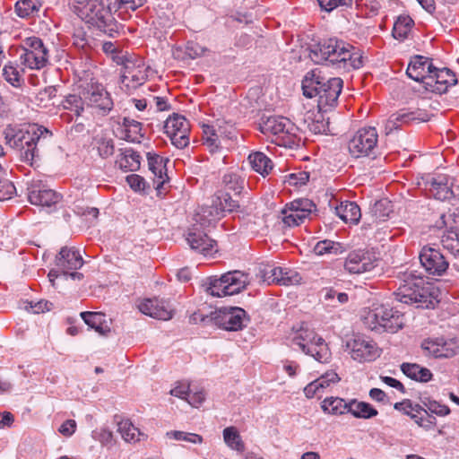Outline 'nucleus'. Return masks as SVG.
Listing matches in <instances>:
<instances>
[{
    "instance_id": "obj_1",
    "label": "nucleus",
    "mask_w": 459,
    "mask_h": 459,
    "mask_svg": "<svg viewBox=\"0 0 459 459\" xmlns=\"http://www.w3.org/2000/svg\"><path fill=\"white\" fill-rule=\"evenodd\" d=\"M309 57L316 63L349 72L363 66L362 52L337 38L324 39L308 46Z\"/></svg>"
},
{
    "instance_id": "obj_2",
    "label": "nucleus",
    "mask_w": 459,
    "mask_h": 459,
    "mask_svg": "<svg viewBox=\"0 0 459 459\" xmlns=\"http://www.w3.org/2000/svg\"><path fill=\"white\" fill-rule=\"evenodd\" d=\"M6 146L15 152L19 159L32 166L39 158L38 145L52 136V133L42 126L32 125L21 128L9 125L2 132Z\"/></svg>"
},
{
    "instance_id": "obj_3",
    "label": "nucleus",
    "mask_w": 459,
    "mask_h": 459,
    "mask_svg": "<svg viewBox=\"0 0 459 459\" xmlns=\"http://www.w3.org/2000/svg\"><path fill=\"white\" fill-rule=\"evenodd\" d=\"M401 283L394 293L395 299L418 308H433L438 303L439 290L416 271L400 273Z\"/></svg>"
},
{
    "instance_id": "obj_4",
    "label": "nucleus",
    "mask_w": 459,
    "mask_h": 459,
    "mask_svg": "<svg viewBox=\"0 0 459 459\" xmlns=\"http://www.w3.org/2000/svg\"><path fill=\"white\" fill-rule=\"evenodd\" d=\"M343 82L339 77L326 78L321 71L314 69L302 80V91L307 98H317V108L329 110L336 106Z\"/></svg>"
},
{
    "instance_id": "obj_5",
    "label": "nucleus",
    "mask_w": 459,
    "mask_h": 459,
    "mask_svg": "<svg viewBox=\"0 0 459 459\" xmlns=\"http://www.w3.org/2000/svg\"><path fill=\"white\" fill-rule=\"evenodd\" d=\"M77 15L89 27L94 28L108 37L119 33L120 24L113 16L111 3L106 0H84L78 3Z\"/></svg>"
},
{
    "instance_id": "obj_6",
    "label": "nucleus",
    "mask_w": 459,
    "mask_h": 459,
    "mask_svg": "<svg viewBox=\"0 0 459 459\" xmlns=\"http://www.w3.org/2000/svg\"><path fill=\"white\" fill-rule=\"evenodd\" d=\"M363 322L372 331L394 333L403 327L404 315L393 307L378 305L366 313Z\"/></svg>"
},
{
    "instance_id": "obj_7",
    "label": "nucleus",
    "mask_w": 459,
    "mask_h": 459,
    "mask_svg": "<svg viewBox=\"0 0 459 459\" xmlns=\"http://www.w3.org/2000/svg\"><path fill=\"white\" fill-rule=\"evenodd\" d=\"M263 134L277 136V144L293 149L300 145L301 138L297 135L299 128L287 117L270 116L262 117L259 124Z\"/></svg>"
},
{
    "instance_id": "obj_8",
    "label": "nucleus",
    "mask_w": 459,
    "mask_h": 459,
    "mask_svg": "<svg viewBox=\"0 0 459 459\" xmlns=\"http://www.w3.org/2000/svg\"><path fill=\"white\" fill-rule=\"evenodd\" d=\"M247 284V275L240 271L228 272L220 278L209 277L203 286L213 297L232 296L243 290Z\"/></svg>"
},
{
    "instance_id": "obj_9",
    "label": "nucleus",
    "mask_w": 459,
    "mask_h": 459,
    "mask_svg": "<svg viewBox=\"0 0 459 459\" xmlns=\"http://www.w3.org/2000/svg\"><path fill=\"white\" fill-rule=\"evenodd\" d=\"M78 90L82 94L85 105L99 109L102 115H107L113 108L110 94L93 78L81 81Z\"/></svg>"
},
{
    "instance_id": "obj_10",
    "label": "nucleus",
    "mask_w": 459,
    "mask_h": 459,
    "mask_svg": "<svg viewBox=\"0 0 459 459\" xmlns=\"http://www.w3.org/2000/svg\"><path fill=\"white\" fill-rule=\"evenodd\" d=\"M212 320L226 331L242 330L250 321L247 312L239 307H224L212 312Z\"/></svg>"
},
{
    "instance_id": "obj_11",
    "label": "nucleus",
    "mask_w": 459,
    "mask_h": 459,
    "mask_svg": "<svg viewBox=\"0 0 459 459\" xmlns=\"http://www.w3.org/2000/svg\"><path fill=\"white\" fill-rule=\"evenodd\" d=\"M378 142L377 129L372 126L359 129L349 142V152L356 157H366L374 154Z\"/></svg>"
},
{
    "instance_id": "obj_12",
    "label": "nucleus",
    "mask_w": 459,
    "mask_h": 459,
    "mask_svg": "<svg viewBox=\"0 0 459 459\" xmlns=\"http://www.w3.org/2000/svg\"><path fill=\"white\" fill-rule=\"evenodd\" d=\"M165 134L171 143L178 149H184L189 144L190 124L182 115L174 113L164 124Z\"/></svg>"
},
{
    "instance_id": "obj_13",
    "label": "nucleus",
    "mask_w": 459,
    "mask_h": 459,
    "mask_svg": "<svg viewBox=\"0 0 459 459\" xmlns=\"http://www.w3.org/2000/svg\"><path fill=\"white\" fill-rule=\"evenodd\" d=\"M419 259L426 273L433 276H442L449 266L448 260L440 249L429 245L420 249Z\"/></svg>"
},
{
    "instance_id": "obj_14",
    "label": "nucleus",
    "mask_w": 459,
    "mask_h": 459,
    "mask_svg": "<svg viewBox=\"0 0 459 459\" xmlns=\"http://www.w3.org/2000/svg\"><path fill=\"white\" fill-rule=\"evenodd\" d=\"M345 347L351 358L359 362L372 361L379 357L377 344L361 336H354L346 342Z\"/></svg>"
},
{
    "instance_id": "obj_15",
    "label": "nucleus",
    "mask_w": 459,
    "mask_h": 459,
    "mask_svg": "<svg viewBox=\"0 0 459 459\" xmlns=\"http://www.w3.org/2000/svg\"><path fill=\"white\" fill-rule=\"evenodd\" d=\"M456 83L457 78L452 70L435 66V71L427 77V81H424V89L429 92L443 94L447 91L449 87Z\"/></svg>"
},
{
    "instance_id": "obj_16",
    "label": "nucleus",
    "mask_w": 459,
    "mask_h": 459,
    "mask_svg": "<svg viewBox=\"0 0 459 459\" xmlns=\"http://www.w3.org/2000/svg\"><path fill=\"white\" fill-rule=\"evenodd\" d=\"M377 265L374 253L366 250H354L351 252L344 263V268L351 273H362L369 272Z\"/></svg>"
},
{
    "instance_id": "obj_17",
    "label": "nucleus",
    "mask_w": 459,
    "mask_h": 459,
    "mask_svg": "<svg viewBox=\"0 0 459 459\" xmlns=\"http://www.w3.org/2000/svg\"><path fill=\"white\" fill-rule=\"evenodd\" d=\"M139 310L152 318L169 320L174 315V308L170 302L164 299H147L138 305Z\"/></svg>"
},
{
    "instance_id": "obj_18",
    "label": "nucleus",
    "mask_w": 459,
    "mask_h": 459,
    "mask_svg": "<svg viewBox=\"0 0 459 459\" xmlns=\"http://www.w3.org/2000/svg\"><path fill=\"white\" fill-rule=\"evenodd\" d=\"M56 267L62 273H68L70 271L80 269L83 264V258L80 251L74 247H63L56 256Z\"/></svg>"
},
{
    "instance_id": "obj_19",
    "label": "nucleus",
    "mask_w": 459,
    "mask_h": 459,
    "mask_svg": "<svg viewBox=\"0 0 459 459\" xmlns=\"http://www.w3.org/2000/svg\"><path fill=\"white\" fill-rule=\"evenodd\" d=\"M433 71H435V65L432 64V59L417 55L411 57L406 74L411 79L420 82L424 85V81H427V77Z\"/></svg>"
},
{
    "instance_id": "obj_20",
    "label": "nucleus",
    "mask_w": 459,
    "mask_h": 459,
    "mask_svg": "<svg viewBox=\"0 0 459 459\" xmlns=\"http://www.w3.org/2000/svg\"><path fill=\"white\" fill-rule=\"evenodd\" d=\"M301 279L297 272L282 267H270L264 272V281L268 284L289 286L299 283Z\"/></svg>"
},
{
    "instance_id": "obj_21",
    "label": "nucleus",
    "mask_w": 459,
    "mask_h": 459,
    "mask_svg": "<svg viewBox=\"0 0 459 459\" xmlns=\"http://www.w3.org/2000/svg\"><path fill=\"white\" fill-rule=\"evenodd\" d=\"M186 241L193 250L204 255H212L217 252L216 241L201 230H191L187 234Z\"/></svg>"
},
{
    "instance_id": "obj_22",
    "label": "nucleus",
    "mask_w": 459,
    "mask_h": 459,
    "mask_svg": "<svg viewBox=\"0 0 459 459\" xmlns=\"http://www.w3.org/2000/svg\"><path fill=\"white\" fill-rule=\"evenodd\" d=\"M147 160L149 169L154 176V188L157 190L158 195H161L163 186L169 180V177L166 172L165 160L156 153L148 152ZM166 161H169V160L166 159Z\"/></svg>"
},
{
    "instance_id": "obj_23",
    "label": "nucleus",
    "mask_w": 459,
    "mask_h": 459,
    "mask_svg": "<svg viewBox=\"0 0 459 459\" xmlns=\"http://www.w3.org/2000/svg\"><path fill=\"white\" fill-rule=\"evenodd\" d=\"M426 185L429 186V191L433 196L441 201H446L454 198L459 195V186L456 189H453L452 183H449V179L446 176H439L437 178H431L426 182Z\"/></svg>"
},
{
    "instance_id": "obj_24",
    "label": "nucleus",
    "mask_w": 459,
    "mask_h": 459,
    "mask_svg": "<svg viewBox=\"0 0 459 459\" xmlns=\"http://www.w3.org/2000/svg\"><path fill=\"white\" fill-rule=\"evenodd\" d=\"M81 317L90 328L100 335L105 336L111 331V320L103 313L85 311L81 313Z\"/></svg>"
},
{
    "instance_id": "obj_25",
    "label": "nucleus",
    "mask_w": 459,
    "mask_h": 459,
    "mask_svg": "<svg viewBox=\"0 0 459 459\" xmlns=\"http://www.w3.org/2000/svg\"><path fill=\"white\" fill-rule=\"evenodd\" d=\"M60 195L52 189H29L28 199L31 204L48 206L55 205L60 201Z\"/></svg>"
},
{
    "instance_id": "obj_26",
    "label": "nucleus",
    "mask_w": 459,
    "mask_h": 459,
    "mask_svg": "<svg viewBox=\"0 0 459 459\" xmlns=\"http://www.w3.org/2000/svg\"><path fill=\"white\" fill-rule=\"evenodd\" d=\"M141 156L132 148L119 149V153L117 156L116 165L125 171H136L141 166Z\"/></svg>"
},
{
    "instance_id": "obj_27",
    "label": "nucleus",
    "mask_w": 459,
    "mask_h": 459,
    "mask_svg": "<svg viewBox=\"0 0 459 459\" xmlns=\"http://www.w3.org/2000/svg\"><path fill=\"white\" fill-rule=\"evenodd\" d=\"M328 110L307 111L304 117L310 132L315 134H326L329 131V118H325L324 113Z\"/></svg>"
},
{
    "instance_id": "obj_28",
    "label": "nucleus",
    "mask_w": 459,
    "mask_h": 459,
    "mask_svg": "<svg viewBox=\"0 0 459 459\" xmlns=\"http://www.w3.org/2000/svg\"><path fill=\"white\" fill-rule=\"evenodd\" d=\"M337 216L345 222L357 224L361 217L360 208L355 202L345 201L334 206Z\"/></svg>"
},
{
    "instance_id": "obj_29",
    "label": "nucleus",
    "mask_w": 459,
    "mask_h": 459,
    "mask_svg": "<svg viewBox=\"0 0 459 459\" xmlns=\"http://www.w3.org/2000/svg\"><path fill=\"white\" fill-rule=\"evenodd\" d=\"M401 370L409 378L421 383L430 381L433 376L429 368L416 363L404 362L401 365Z\"/></svg>"
},
{
    "instance_id": "obj_30",
    "label": "nucleus",
    "mask_w": 459,
    "mask_h": 459,
    "mask_svg": "<svg viewBox=\"0 0 459 459\" xmlns=\"http://www.w3.org/2000/svg\"><path fill=\"white\" fill-rule=\"evenodd\" d=\"M223 192H232L235 195H239L245 186V178L238 172L228 171L221 178Z\"/></svg>"
},
{
    "instance_id": "obj_31",
    "label": "nucleus",
    "mask_w": 459,
    "mask_h": 459,
    "mask_svg": "<svg viewBox=\"0 0 459 459\" xmlns=\"http://www.w3.org/2000/svg\"><path fill=\"white\" fill-rule=\"evenodd\" d=\"M248 161L251 168L264 178L269 175L273 168L272 160L261 152L250 153L248 156Z\"/></svg>"
},
{
    "instance_id": "obj_32",
    "label": "nucleus",
    "mask_w": 459,
    "mask_h": 459,
    "mask_svg": "<svg viewBox=\"0 0 459 459\" xmlns=\"http://www.w3.org/2000/svg\"><path fill=\"white\" fill-rule=\"evenodd\" d=\"M446 346L447 343L442 340H425L421 344L422 349L435 358H448L455 353L453 349H448Z\"/></svg>"
},
{
    "instance_id": "obj_33",
    "label": "nucleus",
    "mask_w": 459,
    "mask_h": 459,
    "mask_svg": "<svg viewBox=\"0 0 459 459\" xmlns=\"http://www.w3.org/2000/svg\"><path fill=\"white\" fill-rule=\"evenodd\" d=\"M21 63L30 69H41L48 61V52H22Z\"/></svg>"
},
{
    "instance_id": "obj_34",
    "label": "nucleus",
    "mask_w": 459,
    "mask_h": 459,
    "mask_svg": "<svg viewBox=\"0 0 459 459\" xmlns=\"http://www.w3.org/2000/svg\"><path fill=\"white\" fill-rule=\"evenodd\" d=\"M224 214L222 212V208L219 206L217 202H214V197H212L210 205H204L200 208V211L197 212L198 221L201 224L204 225L205 223H212L220 220Z\"/></svg>"
},
{
    "instance_id": "obj_35",
    "label": "nucleus",
    "mask_w": 459,
    "mask_h": 459,
    "mask_svg": "<svg viewBox=\"0 0 459 459\" xmlns=\"http://www.w3.org/2000/svg\"><path fill=\"white\" fill-rule=\"evenodd\" d=\"M357 419H371L378 414V411L368 403L358 402L352 399L349 402V411Z\"/></svg>"
},
{
    "instance_id": "obj_36",
    "label": "nucleus",
    "mask_w": 459,
    "mask_h": 459,
    "mask_svg": "<svg viewBox=\"0 0 459 459\" xmlns=\"http://www.w3.org/2000/svg\"><path fill=\"white\" fill-rule=\"evenodd\" d=\"M302 351L321 363H326L331 359V351L323 338L317 339L316 342L308 345Z\"/></svg>"
},
{
    "instance_id": "obj_37",
    "label": "nucleus",
    "mask_w": 459,
    "mask_h": 459,
    "mask_svg": "<svg viewBox=\"0 0 459 459\" xmlns=\"http://www.w3.org/2000/svg\"><path fill=\"white\" fill-rule=\"evenodd\" d=\"M414 25V21L409 15H400L394 23L392 35L398 40H404Z\"/></svg>"
},
{
    "instance_id": "obj_38",
    "label": "nucleus",
    "mask_w": 459,
    "mask_h": 459,
    "mask_svg": "<svg viewBox=\"0 0 459 459\" xmlns=\"http://www.w3.org/2000/svg\"><path fill=\"white\" fill-rule=\"evenodd\" d=\"M41 7L40 0H18L14 5L15 13L21 18L37 15Z\"/></svg>"
},
{
    "instance_id": "obj_39",
    "label": "nucleus",
    "mask_w": 459,
    "mask_h": 459,
    "mask_svg": "<svg viewBox=\"0 0 459 459\" xmlns=\"http://www.w3.org/2000/svg\"><path fill=\"white\" fill-rule=\"evenodd\" d=\"M325 412L333 415H342L349 411V403L340 397H326L321 404Z\"/></svg>"
},
{
    "instance_id": "obj_40",
    "label": "nucleus",
    "mask_w": 459,
    "mask_h": 459,
    "mask_svg": "<svg viewBox=\"0 0 459 459\" xmlns=\"http://www.w3.org/2000/svg\"><path fill=\"white\" fill-rule=\"evenodd\" d=\"M214 202H217L219 206L222 208V212H237L240 208L239 202L238 200L233 199L230 193L223 192L221 190L218 191L214 195Z\"/></svg>"
},
{
    "instance_id": "obj_41",
    "label": "nucleus",
    "mask_w": 459,
    "mask_h": 459,
    "mask_svg": "<svg viewBox=\"0 0 459 459\" xmlns=\"http://www.w3.org/2000/svg\"><path fill=\"white\" fill-rule=\"evenodd\" d=\"M314 252L317 255H324L326 254H342L344 249L341 243L334 242L330 239H324L318 241L314 247Z\"/></svg>"
},
{
    "instance_id": "obj_42",
    "label": "nucleus",
    "mask_w": 459,
    "mask_h": 459,
    "mask_svg": "<svg viewBox=\"0 0 459 459\" xmlns=\"http://www.w3.org/2000/svg\"><path fill=\"white\" fill-rule=\"evenodd\" d=\"M117 430L121 434L122 438L126 442L138 441L137 436L141 435L139 429L129 420L117 421Z\"/></svg>"
},
{
    "instance_id": "obj_43",
    "label": "nucleus",
    "mask_w": 459,
    "mask_h": 459,
    "mask_svg": "<svg viewBox=\"0 0 459 459\" xmlns=\"http://www.w3.org/2000/svg\"><path fill=\"white\" fill-rule=\"evenodd\" d=\"M223 438L228 446L231 449L243 452L245 449L244 443L236 428L228 427L223 430Z\"/></svg>"
},
{
    "instance_id": "obj_44",
    "label": "nucleus",
    "mask_w": 459,
    "mask_h": 459,
    "mask_svg": "<svg viewBox=\"0 0 459 459\" xmlns=\"http://www.w3.org/2000/svg\"><path fill=\"white\" fill-rule=\"evenodd\" d=\"M64 108L74 112L76 116H81L84 110V100H82V94H69L62 101Z\"/></svg>"
},
{
    "instance_id": "obj_45",
    "label": "nucleus",
    "mask_w": 459,
    "mask_h": 459,
    "mask_svg": "<svg viewBox=\"0 0 459 459\" xmlns=\"http://www.w3.org/2000/svg\"><path fill=\"white\" fill-rule=\"evenodd\" d=\"M317 339H322L312 330H301L293 339L292 343L299 346L301 351L305 350L308 345L316 342Z\"/></svg>"
},
{
    "instance_id": "obj_46",
    "label": "nucleus",
    "mask_w": 459,
    "mask_h": 459,
    "mask_svg": "<svg viewBox=\"0 0 459 459\" xmlns=\"http://www.w3.org/2000/svg\"><path fill=\"white\" fill-rule=\"evenodd\" d=\"M441 243L454 256L459 257V234L456 230H450L443 235Z\"/></svg>"
},
{
    "instance_id": "obj_47",
    "label": "nucleus",
    "mask_w": 459,
    "mask_h": 459,
    "mask_svg": "<svg viewBox=\"0 0 459 459\" xmlns=\"http://www.w3.org/2000/svg\"><path fill=\"white\" fill-rule=\"evenodd\" d=\"M96 148L102 159H107L114 154L115 145L111 138L100 137L96 140Z\"/></svg>"
},
{
    "instance_id": "obj_48",
    "label": "nucleus",
    "mask_w": 459,
    "mask_h": 459,
    "mask_svg": "<svg viewBox=\"0 0 459 459\" xmlns=\"http://www.w3.org/2000/svg\"><path fill=\"white\" fill-rule=\"evenodd\" d=\"M48 52L42 40L38 37H30L23 41L22 52Z\"/></svg>"
},
{
    "instance_id": "obj_49",
    "label": "nucleus",
    "mask_w": 459,
    "mask_h": 459,
    "mask_svg": "<svg viewBox=\"0 0 459 459\" xmlns=\"http://www.w3.org/2000/svg\"><path fill=\"white\" fill-rule=\"evenodd\" d=\"M142 131V123L137 121L130 128L126 129L123 139L131 143H141V139L144 137V134Z\"/></svg>"
},
{
    "instance_id": "obj_50",
    "label": "nucleus",
    "mask_w": 459,
    "mask_h": 459,
    "mask_svg": "<svg viewBox=\"0 0 459 459\" xmlns=\"http://www.w3.org/2000/svg\"><path fill=\"white\" fill-rule=\"evenodd\" d=\"M167 436L176 440H184L194 444L203 442V437L200 435L195 433H187L184 431L174 430L168 432Z\"/></svg>"
},
{
    "instance_id": "obj_51",
    "label": "nucleus",
    "mask_w": 459,
    "mask_h": 459,
    "mask_svg": "<svg viewBox=\"0 0 459 459\" xmlns=\"http://www.w3.org/2000/svg\"><path fill=\"white\" fill-rule=\"evenodd\" d=\"M423 403L430 415L446 416L450 413V409L446 405L441 404L437 401L428 400L423 402Z\"/></svg>"
},
{
    "instance_id": "obj_52",
    "label": "nucleus",
    "mask_w": 459,
    "mask_h": 459,
    "mask_svg": "<svg viewBox=\"0 0 459 459\" xmlns=\"http://www.w3.org/2000/svg\"><path fill=\"white\" fill-rule=\"evenodd\" d=\"M409 416L420 427L427 429H431L436 424V418L433 415L426 416L424 413H411Z\"/></svg>"
},
{
    "instance_id": "obj_53",
    "label": "nucleus",
    "mask_w": 459,
    "mask_h": 459,
    "mask_svg": "<svg viewBox=\"0 0 459 459\" xmlns=\"http://www.w3.org/2000/svg\"><path fill=\"white\" fill-rule=\"evenodd\" d=\"M126 182L128 183L130 187L135 192H144L147 186L145 179L137 174H131L127 176Z\"/></svg>"
},
{
    "instance_id": "obj_54",
    "label": "nucleus",
    "mask_w": 459,
    "mask_h": 459,
    "mask_svg": "<svg viewBox=\"0 0 459 459\" xmlns=\"http://www.w3.org/2000/svg\"><path fill=\"white\" fill-rule=\"evenodd\" d=\"M3 74L7 82H9L13 86H17L20 83V74L18 70L11 65H4L3 68Z\"/></svg>"
},
{
    "instance_id": "obj_55",
    "label": "nucleus",
    "mask_w": 459,
    "mask_h": 459,
    "mask_svg": "<svg viewBox=\"0 0 459 459\" xmlns=\"http://www.w3.org/2000/svg\"><path fill=\"white\" fill-rule=\"evenodd\" d=\"M15 191L16 188L11 181L7 179H0V201L12 198Z\"/></svg>"
},
{
    "instance_id": "obj_56",
    "label": "nucleus",
    "mask_w": 459,
    "mask_h": 459,
    "mask_svg": "<svg viewBox=\"0 0 459 459\" xmlns=\"http://www.w3.org/2000/svg\"><path fill=\"white\" fill-rule=\"evenodd\" d=\"M289 204H290L292 208L303 210L309 214L316 211V204L307 198L295 199Z\"/></svg>"
},
{
    "instance_id": "obj_57",
    "label": "nucleus",
    "mask_w": 459,
    "mask_h": 459,
    "mask_svg": "<svg viewBox=\"0 0 459 459\" xmlns=\"http://www.w3.org/2000/svg\"><path fill=\"white\" fill-rule=\"evenodd\" d=\"M320 7L326 11L331 12L341 5H349L352 0H317Z\"/></svg>"
},
{
    "instance_id": "obj_58",
    "label": "nucleus",
    "mask_w": 459,
    "mask_h": 459,
    "mask_svg": "<svg viewBox=\"0 0 459 459\" xmlns=\"http://www.w3.org/2000/svg\"><path fill=\"white\" fill-rule=\"evenodd\" d=\"M282 221L288 227H294L302 224V222H300V217L295 214V212H293L290 208L286 207L282 210Z\"/></svg>"
},
{
    "instance_id": "obj_59",
    "label": "nucleus",
    "mask_w": 459,
    "mask_h": 459,
    "mask_svg": "<svg viewBox=\"0 0 459 459\" xmlns=\"http://www.w3.org/2000/svg\"><path fill=\"white\" fill-rule=\"evenodd\" d=\"M309 179V173L301 171L289 175V184L293 186L305 185Z\"/></svg>"
},
{
    "instance_id": "obj_60",
    "label": "nucleus",
    "mask_w": 459,
    "mask_h": 459,
    "mask_svg": "<svg viewBox=\"0 0 459 459\" xmlns=\"http://www.w3.org/2000/svg\"><path fill=\"white\" fill-rule=\"evenodd\" d=\"M190 322L193 324L203 323L204 325L213 324V320H212V313L210 315L204 314L202 310H197L194 312L189 318Z\"/></svg>"
},
{
    "instance_id": "obj_61",
    "label": "nucleus",
    "mask_w": 459,
    "mask_h": 459,
    "mask_svg": "<svg viewBox=\"0 0 459 459\" xmlns=\"http://www.w3.org/2000/svg\"><path fill=\"white\" fill-rule=\"evenodd\" d=\"M204 399L205 395L203 391L192 393L190 390L187 397H186V401H187V403L194 407H198L204 401Z\"/></svg>"
},
{
    "instance_id": "obj_62",
    "label": "nucleus",
    "mask_w": 459,
    "mask_h": 459,
    "mask_svg": "<svg viewBox=\"0 0 459 459\" xmlns=\"http://www.w3.org/2000/svg\"><path fill=\"white\" fill-rule=\"evenodd\" d=\"M436 17L444 22H453L455 20V14L450 10L449 6L443 5L438 6V10L436 13Z\"/></svg>"
},
{
    "instance_id": "obj_63",
    "label": "nucleus",
    "mask_w": 459,
    "mask_h": 459,
    "mask_svg": "<svg viewBox=\"0 0 459 459\" xmlns=\"http://www.w3.org/2000/svg\"><path fill=\"white\" fill-rule=\"evenodd\" d=\"M76 429V422L74 420H67L65 422L62 423V425L59 428V432L65 436L70 437L72 436Z\"/></svg>"
},
{
    "instance_id": "obj_64",
    "label": "nucleus",
    "mask_w": 459,
    "mask_h": 459,
    "mask_svg": "<svg viewBox=\"0 0 459 459\" xmlns=\"http://www.w3.org/2000/svg\"><path fill=\"white\" fill-rule=\"evenodd\" d=\"M369 396L372 400L382 403L384 404H388L390 403L386 394L379 388L370 389Z\"/></svg>"
}]
</instances>
